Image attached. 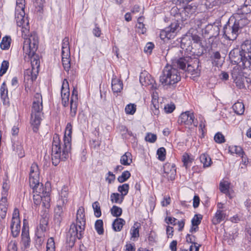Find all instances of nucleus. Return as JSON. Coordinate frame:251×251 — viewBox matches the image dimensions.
I'll return each mask as SVG.
<instances>
[{"mask_svg":"<svg viewBox=\"0 0 251 251\" xmlns=\"http://www.w3.org/2000/svg\"><path fill=\"white\" fill-rule=\"evenodd\" d=\"M8 251H17V243L16 241H11L9 243Z\"/></svg>","mask_w":251,"mask_h":251,"instance_id":"774afa93","label":"nucleus"},{"mask_svg":"<svg viewBox=\"0 0 251 251\" xmlns=\"http://www.w3.org/2000/svg\"><path fill=\"white\" fill-rule=\"evenodd\" d=\"M12 235H18L21 228L20 221L19 219H14L11 220L10 225Z\"/></svg>","mask_w":251,"mask_h":251,"instance_id":"b1692460","label":"nucleus"},{"mask_svg":"<svg viewBox=\"0 0 251 251\" xmlns=\"http://www.w3.org/2000/svg\"><path fill=\"white\" fill-rule=\"evenodd\" d=\"M21 235H29V227L28 225V222L25 219H24L23 221V226L22 228Z\"/></svg>","mask_w":251,"mask_h":251,"instance_id":"bf43d9fd","label":"nucleus"},{"mask_svg":"<svg viewBox=\"0 0 251 251\" xmlns=\"http://www.w3.org/2000/svg\"><path fill=\"white\" fill-rule=\"evenodd\" d=\"M120 196H121L120 194L119 193H112L110 196V199H111V201L113 203L115 202V203H121L123 202V201L124 199V198L123 196H121V199L120 200Z\"/></svg>","mask_w":251,"mask_h":251,"instance_id":"79ce46f5","label":"nucleus"},{"mask_svg":"<svg viewBox=\"0 0 251 251\" xmlns=\"http://www.w3.org/2000/svg\"><path fill=\"white\" fill-rule=\"evenodd\" d=\"M212 63L213 66L217 67H221L224 61L222 59L221 54L219 52H214L211 56Z\"/></svg>","mask_w":251,"mask_h":251,"instance_id":"393cba45","label":"nucleus"},{"mask_svg":"<svg viewBox=\"0 0 251 251\" xmlns=\"http://www.w3.org/2000/svg\"><path fill=\"white\" fill-rule=\"evenodd\" d=\"M200 160L201 162L203 164V168L209 167L211 163V159L208 154L206 153H203L200 156Z\"/></svg>","mask_w":251,"mask_h":251,"instance_id":"2f4dec72","label":"nucleus"},{"mask_svg":"<svg viewBox=\"0 0 251 251\" xmlns=\"http://www.w3.org/2000/svg\"><path fill=\"white\" fill-rule=\"evenodd\" d=\"M214 140L216 143L219 144L225 142V137L221 132H218L215 135Z\"/></svg>","mask_w":251,"mask_h":251,"instance_id":"680f3d73","label":"nucleus"},{"mask_svg":"<svg viewBox=\"0 0 251 251\" xmlns=\"http://www.w3.org/2000/svg\"><path fill=\"white\" fill-rule=\"evenodd\" d=\"M140 82L143 86H148L151 85L152 89H157V84L153 83L154 80L151 77V75L146 71L142 72L140 75L139 78Z\"/></svg>","mask_w":251,"mask_h":251,"instance_id":"2eb2a0df","label":"nucleus"},{"mask_svg":"<svg viewBox=\"0 0 251 251\" xmlns=\"http://www.w3.org/2000/svg\"><path fill=\"white\" fill-rule=\"evenodd\" d=\"M177 22L172 23L169 26L166 27L161 31V36H164V38L171 39L174 36V34L181 29L183 25V23L188 20L191 17L187 12L181 8L179 14Z\"/></svg>","mask_w":251,"mask_h":251,"instance_id":"423d86ee","label":"nucleus"},{"mask_svg":"<svg viewBox=\"0 0 251 251\" xmlns=\"http://www.w3.org/2000/svg\"><path fill=\"white\" fill-rule=\"evenodd\" d=\"M131 156V153L126 152L121 157L120 162L121 163L125 166L129 165L132 162V159L130 158Z\"/></svg>","mask_w":251,"mask_h":251,"instance_id":"c9c22d12","label":"nucleus"},{"mask_svg":"<svg viewBox=\"0 0 251 251\" xmlns=\"http://www.w3.org/2000/svg\"><path fill=\"white\" fill-rule=\"evenodd\" d=\"M62 55V63L64 70L68 72L71 68L70 63V54H69L67 56H64L63 54Z\"/></svg>","mask_w":251,"mask_h":251,"instance_id":"473e14b6","label":"nucleus"},{"mask_svg":"<svg viewBox=\"0 0 251 251\" xmlns=\"http://www.w3.org/2000/svg\"><path fill=\"white\" fill-rule=\"evenodd\" d=\"M157 139L156 135L154 134L148 133L145 137V140L150 143H154Z\"/></svg>","mask_w":251,"mask_h":251,"instance_id":"0e129e2a","label":"nucleus"},{"mask_svg":"<svg viewBox=\"0 0 251 251\" xmlns=\"http://www.w3.org/2000/svg\"><path fill=\"white\" fill-rule=\"evenodd\" d=\"M228 150L231 153H236L239 156H241L243 161L244 160V155L245 154V152L243 151V149L240 146H230Z\"/></svg>","mask_w":251,"mask_h":251,"instance_id":"c756f323","label":"nucleus"},{"mask_svg":"<svg viewBox=\"0 0 251 251\" xmlns=\"http://www.w3.org/2000/svg\"><path fill=\"white\" fill-rule=\"evenodd\" d=\"M30 187H31L33 190V193L37 195H40L43 190L44 189L43 185L42 183H40L39 182V186L37 184L35 187L34 186H30Z\"/></svg>","mask_w":251,"mask_h":251,"instance_id":"09e8293b","label":"nucleus"},{"mask_svg":"<svg viewBox=\"0 0 251 251\" xmlns=\"http://www.w3.org/2000/svg\"><path fill=\"white\" fill-rule=\"evenodd\" d=\"M181 76L178 70L173 65H167L159 77L161 84L168 88H175L176 84L180 80Z\"/></svg>","mask_w":251,"mask_h":251,"instance_id":"39448f33","label":"nucleus"},{"mask_svg":"<svg viewBox=\"0 0 251 251\" xmlns=\"http://www.w3.org/2000/svg\"><path fill=\"white\" fill-rule=\"evenodd\" d=\"M242 16L246 17L248 14H251V0H245L244 4L241 6L239 10Z\"/></svg>","mask_w":251,"mask_h":251,"instance_id":"5701e85b","label":"nucleus"},{"mask_svg":"<svg viewBox=\"0 0 251 251\" xmlns=\"http://www.w3.org/2000/svg\"><path fill=\"white\" fill-rule=\"evenodd\" d=\"M39 171L38 166L36 163H33L31 167L29 173V185L34 186L36 185L39 186Z\"/></svg>","mask_w":251,"mask_h":251,"instance_id":"ddd939ff","label":"nucleus"},{"mask_svg":"<svg viewBox=\"0 0 251 251\" xmlns=\"http://www.w3.org/2000/svg\"><path fill=\"white\" fill-rule=\"evenodd\" d=\"M38 43V37L35 32L31 33L29 38L25 39L23 43L24 52L30 59L32 74L38 73L40 67L39 56L35 53Z\"/></svg>","mask_w":251,"mask_h":251,"instance_id":"7ed1b4c3","label":"nucleus"},{"mask_svg":"<svg viewBox=\"0 0 251 251\" xmlns=\"http://www.w3.org/2000/svg\"><path fill=\"white\" fill-rule=\"evenodd\" d=\"M25 0H17L15 10H24L25 7Z\"/></svg>","mask_w":251,"mask_h":251,"instance_id":"e2e57ef3","label":"nucleus"},{"mask_svg":"<svg viewBox=\"0 0 251 251\" xmlns=\"http://www.w3.org/2000/svg\"><path fill=\"white\" fill-rule=\"evenodd\" d=\"M85 226L81 225L80 224L73 223L70 226L69 229V234L70 235H82L84 234V231Z\"/></svg>","mask_w":251,"mask_h":251,"instance_id":"412c9836","label":"nucleus"},{"mask_svg":"<svg viewBox=\"0 0 251 251\" xmlns=\"http://www.w3.org/2000/svg\"><path fill=\"white\" fill-rule=\"evenodd\" d=\"M129 189V184L127 183H124L123 185L118 186V190L120 193H121V196H123L124 198V197L128 194Z\"/></svg>","mask_w":251,"mask_h":251,"instance_id":"4c0bfd02","label":"nucleus"},{"mask_svg":"<svg viewBox=\"0 0 251 251\" xmlns=\"http://www.w3.org/2000/svg\"><path fill=\"white\" fill-rule=\"evenodd\" d=\"M42 105V97L40 94L36 93L34 97L31 107L30 124L34 132L38 131L42 121V115L43 113Z\"/></svg>","mask_w":251,"mask_h":251,"instance_id":"20e7f679","label":"nucleus"},{"mask_svg":"<svg viewBox=\"0 0 251 251\" xmlns=\"http://www.w3.org/2000/svg\"><path fill=\"white\" fill-rule=\"evenodd\" d=\"M136 105L130 103L127 104L125 107V112L127 114L133 115L136 111Z\"/></svg>","mask_w":251,"mask_h":251,"instance_id":"3c124183","label":"nucleus"},{"mask_svg":"<svg viewBox=\"0 0 251 251\" xmlns=\"http://www.w3.org/2000/svg\"><path fill=\"white\" fill-rule=\"evenodd\" d=\"M11 41L10 36H6L3 37L0 44V48L2 50H8L10 48Z\"/></svg>","mask_w":251,"mask_h":251,"instance_id":"f704fd0d","label":"nucleus"},{"mask_svg":"<svg viewBox=\"0 0 251 251\" xmlns=\"http://www.w3.org/2000/svg\"><path fill=\"white\" fill-rule=\"evenodd\" d=\"M226 218V213L220 209L218 210L214 217L212 219V223L214 225H217L224 221Z\"/></svg>","mask_w":251,"mask_h":251,"instance_id":"bb28decb","label":"nucleus"},{"mask_svg":"<svg viewBox=\"0 0 251 251\" xmlns=\"http://www.w3.org/2000/svg\"><path fill=\"white\" fill-rule=\"evenodd\" d=\"M122 209L116 205H113L110 209L111 214L114 217H120L122 214Z\"/></svg>","mask_w":251,"mask_h":251,"instance_id":"37998d69","label":"nucleus"},{"mask_svg":"<svg viewBox=\"0 0 251 251\" xmlns=\"http://www.w3.org/2000/svg\"><path fill=\"white\" fill-rule=\"evenodd\" d=\"M220 32L219 26L216 25H208L203 30L204 34L209 35V38L218 36Z\"/></svg>","mask_w":251,"mask_h":251,"instance_id":"aec40b11","label":"nucleus"},{"mask_svg":"<svg viewBox=\"0 0 251 251\" xmlns=\"http://www.w3.org/2000/svg\"><path fill=\"white\" fill-rule=\"evenodd\" d=\"M157 154L158 155V159L160 161H164L165 159L166 150L164 148H159L157 151Z\"/></svg>","mask_w":251,"mask_h":251,"instance_id":"6e6d98bb","label":"nucleus"},{"mask_svg":"<svg viewBox=\"0 0 251 251\" xmlns=\"http://www.w3.org/2000/svg\"><path fill=\"white\" fill-rule=\"evenodd\" d=\"M125 221L122 218H117L113 222V229L116 231H120L125 224Z\"/></svg>","mask_w":251,"mask_h":251,"instance_id":"7c9ffc66","label":"nucleus"},{"mask_svg":"<svg viewBox=\"0 0 251 251\" xmlns=\"http://www.w3.org/2000/svg\"><path fill=\"white\" fill-rule=\"evenodd\" d=\"M190 39L189 37L183 38L181 41V47L182 49L186 48V50H189V48L191 44Z\"/></svg>","mask_w":251,"mask_h":251,"instance_id":"603ef678","label":"nucleus"},{"mask_svg":"<svg viewBox=\"0 0 251 251\" xmlns=\"http://www.w3.org/2000/svg\"><path fill=\"white\" fill-rule=\"evenodd\" d=\"M131 175L129 171H126L122 173L121 176L118 177V181L120 183H123L126 181L130 176Z\"/></svg>","mask_w":251,"mask_h":251,"instance_id":"c03bdc74","label":"nucleus"},{"mask_svg":"<svg viewBox=\"0 0 251 251\" xmlns=\"http://www.w3.org/2000/svg\"><path fill=\"white\" fill-rule=\"evenodd\" d=\"M198 46L200 48L198 51L191 50L194 55L197 56V57L186 56L180 57H174L172 59V65L174 67H177L187 72L188 74L191 75V77L194 79L200 75L201 66L198 57L202 55L203 53V48L201 47L200 45Z\"/></svg>","mask_w":251,"mask_h":251,"instance_id":"f257e3e1","label":"nucleus"},{"mask_svg":"<svg viewBox=\"0 0 251 251\" xmlns=\"http://www.w3.org/2000/svg\"><path fill=\"white\" fill-rule=\"evenodd\" d=\"M176 106L174 103H171L166 104L164 107V110L167 113H171L175 109Z\"/></svg>","mask_w":251,"mask_h":251,"instance_id":"338daca9","label":"nucleus"},{"mask_svg":"<svg viewBox=\"0 0 251 251\" xmlns=\"http://www.w3.org/2000/svg\"><path fill=\"white\" fill-rule=\"evenodd\" d=\"M112 89L114 93H119L123 89L122 81L116 78H113L111 82Z\"/></svg>","mask_w":251,"mask_h":251,"instance_id":"a878e982","label":"nucleus"},{"mask_svg":"<svg viewBox=\"0 0 251 251\" xmlns=\"http://www.w3.org/2000/svg\"><path fill=\"white\" fill-rule=\"evenodd\" d=\"M231 76L236 85L239 89L247 88L246 76L243 75V72L239 67L235 66L231 71Z\"/></svg>","mask_w":251,"mask_h":251,"instance_id":"f8f14e48","label":"nucleus"},{"mask_svg":"<svg viewBox=\"0 0 251 251\" xmlns=\"http://www.w3.org/2000/svg\"><path fill=\"white\" fill-rule=\"evenodd\" d=\"M7 204H0V216L2 219H4L7 212Z\"/></svg>","mask_w":251,"mask_h":251,"instance_id":"69168bd1","label":"nucleus"},{"mask_svg":"<svg viewBox=\"0 0 251 251\" xmlns=\"http://www.w3.org/2000/svg\"><path fill=\"white\" fill-rule=\"evenodd\" d=\"M141 226L140 223L135 222L130 229L131 235H139V228Z\"/></svg>","mask_w":251,"mask_h":251,"instance_id":"5fc2aeb1","label":"nucleus"},{"mask_svg":"<svg viewBox=\"0 0 251 251\" xmlns=\"http://www.w3.org/2000/svg\"><path fill=\"white\" fill-rule=\"evenodd\" d=\"M177 22L172 23L169 26L166 27L161 31V36H164V38L171 39L174 36V34L181 29L183 25V23L188 20L191 17L187 12L181 8L179 14Z\"/></svg>","mask_w":251,"mask_h":251,"instance_id":"0eeeda50","label":"nucleus"},{"mask_svg":"<svg viewBox=\"0 0 251 251\" xmlns=\"http://www.w3.org/2000/svg\"><path fill=\"white\" fill-rule=\"evenodd\" d=\"M84 212V210L82 207H80L77 210L76 213V223L80 224L83 226H85L86 221Z\"/></svg>","mask_w":251,"mask_h":251,"instance_id":"cd10ccee","label":"nucleus"},{"mask_svg":"<svg viewBox=\"0 0 251 251\" xmlns=\"http://www.w3.org/2000/svg\"><path fill=\"white\" fill-rule=\"evenodd\" d=\"M0 94L3 104L5 105H9V99L8 97V90L5 82H3L0 86Z\"/></svg>","mask_w":251,"mask_h":251,"instance_id":"4be33fe9","label":"nucleus"},{"mask_svg":"<svg viewBox=\"0 0 251 251\" xmlns=\"http://www.w3.org/2000/svg\"><path fill=\"white\" fill-rule=\"evenodd\" d=\"M50 185L49 183L45 184V189L43 190L42 192L40 194L41 196H43V205L47 208H49L50 207Z\"/></svg>","mask_w":251,"mask_h":251,"instance_id":"6ab92c4d","label":"nucleus"},{"mask_svg":"<svg viewBox=\"0 0 251 251\" xmlns=\"http://www.w3.org/2000/svg\"><path fill=\"white\" fill-rule=\"evenodd\" d=\"M15 20L17 25L22 28V37L25 40L28 39L26 33L29 31V23L27 17L25 16V10H15Z\"/></svg>","mask_w":251,"mask_h":251,"instance_id":"9d476101","label":"nucleus"},{"mask_svg":"<svg viewBox=\"0 0 251 251\" xmlns=\"http://www.w3.org/2000/svg\"><path fill=\"white\" fill-rule=\"evenodd\" d=\"M180 10L181 9H178L177 7L174 6L170 11L171 15L174 16L176 19L175 22H177L178 21V17L179 16V14L180 13Z\"/></svg>","mask_w":251,"mask_h":251,"instance_id":"052dcab7","label":"nucleus"},{"mask_svg":"<svg viewBox=\"0 0 251 251\" xmlns=\"http://www.w3.org/2000/svg\"><path fill=\"white\" fill-rule=\"evenodd\" d=\"M232 107L235 113L238 115H242L244 112L245 107L243 103L242 102H237L235 103Z\"/></svg>","mask_w":251,"mask_h":251,"instance_id":"e433bc0d","label":"nucleus"},{"mask_svg":"<svg viewBox=\"0 0 251 251\" xmlns=\"http://www.w3.org/2000/svg\"><path fill=\"white\" fill-rule=\"evenodd\" d=\"M77 110V101H70V116L75 117Z\"/></svg>","mask_w":251,"mask_h":251,"instance_id":"a19ab883","label":"nucleus"},{"mask_svg":"<svg viewBox=\"0 0 251 251\" xmlns=\"http://www.w3.org/2000/svg\"><path fill=\"white\" fill-rule=\"evenodd\" d=\"M69 37H66L64 38L62 43V52L64 56H67L70 54Z\"/></svg>","mask_w":251,"mask_h":251,"instance_id":"c85d7f7f","label":"nucleus"},{"mask_svg":"<svg viewBox=\"0 0 251 251\" xmlns=\"http://www.w3.org/2000/svg\"><path fill=\"white\" fill-rule=\"evenodd\" d=\"M65 201H63L62 205L57 204L54 208V221L56 224L59 226L63 219L64 218V211L66 207L64 206Z\"/></svg>","mask_w":251,"mask_h":251,"instance_id":"dca6fc26","label":"nucleus"},{"mask_svg":"<svg viewBox=\"0 0 251 251\" xmlns=\"http://www.w3.org/2000/svg\"><path fill=\"white\" fill-rule=\"evenodd\" d=\"M72 125L68 123L66 126L63 138V158H68L71 151Z\"/></svg>","mask_w":251,"mask_h":251,"instance_id":"9b49d317","label":"nucleus"},{"mask_svg":"<svg viewBox=\"0 0 251 251\" xmlns=\"http://www.w3.org/2000/svg\"><path fill=\"white\" fill-rule=\"evenodd\" d=\"M95 229L99 235L103 234V221L101 220H97L95 224Z\"/></svg>","mask_w":251,"mask_h":251,"instance_id":"58836bf2","label":"nucleus"},{"mask_svg":"<svg viewBox=\"0 0 251 251\" xmlns=\"http://www.w3.org/2000/svg\"><path fill=\"white\" fill-rule=\"evenodd\" d=\"M47 227L46 224H41L40 223V225L37 226L36 228V231L35 232V235H38L39 234H42L44 233V232L46 231Z\"/></svg>","mask_w":251,"mask_h":251,"instance_id":"13d9d810","label":"nucleus"},{"mask_svg":"<svg viewBox=\"0 0 251 251\" xmlns=\"http://www.w3.org/2000/svg\"><path fill=\"white\" fill-rule=\"evenodd\" d=\"M163 169L164 174H166L164 176L166 177L168 180H174L176 173L175 165L174 164L167 163L164 165Z\"/></svg>","mask_w":251,"mask_h":251,"instance_id":"a211bd4d","label":"nucleus"},{"mask_svg":"<svg viewBox=\"0 0 251 251\" xmlns=\"http://www.w3.org/2000/svg\"><path fill=\"white\" fill-rule=\"evenodd\" d=\"M243 53L240 49L235 48L231 50L229 54V58L233 64L238 65L237 67H242L243 69L249 68L251 70V65L249 61L243 58Z\"/></svg>","mask_w":251,"mask_h":251,"instance_id":"1a4fd4ad","label":"nucleus"},{"mask_svg":"<svg viewBox=\"0 0 251 251\" xmlns=\"http://www.w3.org/2000/svg\"><path fill=\"white\" fill-rule=\"evenodd\" d=\"M182 161L183 162V165L187 169L189 167V164L192 162L193 159L188 153H185L182 156Z\"/></svg>","mask_w":251,"mask_h":251,"instance_id":"a18cd8bd","label":"nucleus"},{"mask_svg":"<svg viewBox=\"0 0 251 251\" xmlns=\"http://www.w3.org/2000/svg\"><path fill=\"white\" fill-rule=\"evenodd\" d=\"M250 21L247 17L237 13L230 17L223 27V35L228 40L234 41L236 39L242 29L249 24Z\"/></svg>","mask_w":251,"mask_h":251,"instance_id":"f03ea898","label":"nucleus"},{"mask_svg":"<svg viewBox=\"0 0 251 251\" xmlns=\"http://www.w3.org/2000/svg\"><path fill=\"white\" fill-rule=\"evenodd\" d=\"M13 150L14 151H16L17 152V154L19 157L22 158L25 156V152L23 150L22 147L20 145H16L15 146V144L12 146Z\"/></svg>","mask_w":251,"mask_h":251,"instance_id":"de8ad7c7","label":"nucleus"},{"mask_svg":"<svg viewBox=\"0 0 251 251\" xmlns=\"http://www.w3.org/2000/svg\"><path fill=\"white\" fill-rule=\"evenodd\" d=\"M92 207L94 211V215L97 218L100 217L101 212L99 202L97 201H95L92 204Z\"/></svg>","mask_w":251,"mask_h":251,"instance_id":"ea45409f","label":"nucleus"},{"mask_svg":"<svg viewBox=\"0 0 251 251\" xmlns=\"http://www.w3.org/2000/svg\"><path fill=\"white\" fill-rule=\"evenodd\" d=\"M51 159L53 165L56 166L61 161H65L67 158H63V150H61L59 136L55 134L52 143Z\"/></svg>","mask_w":251,"mask_h":251,"instance_id":"6e6552de","label":"nucleus"},{"mask_svg":"<svg viewBox=\"0 0 251 251\" xmlns=\"http://www.w3.org/2000/svg\"><path fill=\"white\" fill-rule=\"evenodd\" d=\"M75 240V236H67L66 241V247L71 249L74 246Z\"/></svg>","mask_w":251,"mask_h":251,"instance_id":"864d4df0","label":"nucleus"},{"mask_svg":"<svg viewBox=\"0 0 251 251\" xmlns=\"http://www.w3.org/2000/svg\"><path fill=\"white\" fill-rule=\"evenodd\" d=\"M184 11L185 12H187L188 14H189L190 16H192L194 14H195L196 10L197 9V5L196 3H192L190 4H188L184 8H183Z\"/></svg>","mask_w":251,"mask_h":251,"instance_id":"72a5a7b5","label":"nucleus"},{"mask_svg":"<svg viewBox=\"0 0 251 251\" xmlns=\"http://www.w3.org/2000/svg\"><path fill=\"white\" fill-rule=\"evenodd\" d=\"M195 117L194 113L190 111L182 112L178 119V123L180 125H192L194 124Z\"/></svg>","mask_w":251,"mask_h":251,"instance_id":"4468645a","label":"nucleus"},{"mask_svg":"<svg viewBox=\"0 0 251 251\" xmlns=\"http://www.w3.org/2000/svg\"><path fill=\"white\" fill-rule=\"evenodd\" d=\"M9 62L6 60H3L1 64L0 68V76H2L7 72L9 67Z\"/></svg>","mask_w":251,"mask_h":251,"instance_id":"49530a36","label":"nucleus"},{"mask_svg":"<svg viewBox=\"0 0 251 251\" xmlns=\"http://www.w3.org/2000/svg\"><path fill=\"white\" fill-rule=\"evenodd\" d=\"M159 104L158 101L156 99L152 100L151 101V108L153 111L154 115H158L159 114Z\"/></svg>","mask_w":251,"mask_h":251,"instance_id":"8fccbe9b","label":"nucleus"},{"mask_svg":"<svg viewBox=\"0 0 251 251\" xmlns=\"http://www.w3.org/2000/svg\"><path fill=\"white\" fill-rule=\"evenodd\" d=\"M202 218V216L201 214H196L191 221L192 226H199Z\"/></svg>","mask_w":251,"mask_h":251,"instance_id":"4d7b16f0","label":"nucleus"},{"mask_svg":"<svg viewBox=\"0 0 251 251\" xmlns=\"http://www.w3.org/2000/svg\"><path fill=\"white\" fill-rule=\"evenodd\" d=\"M62 104L64 107L68 105L70 97L69 84L66 79H64L61 88Z\"/></svg>","mask_w":251,"mask_h":251,"instance_id":"f3484780","label":"nucleus"}]
</instances>
